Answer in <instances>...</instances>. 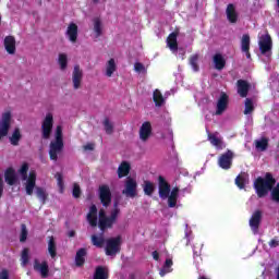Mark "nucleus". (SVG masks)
Listing matches in <instances>:
<instances>
[{
    "label": "nucleus",
    "mask_w": 279,
    "mask_h": 279,
    "mask_svg": "<svg viewBox=\"0 0 279 279\" xmlns=\"http://www.w3.org/2000/svg\"><path fill=\"white\" fill-rule=\"evenodd\" d=\"M253 186L256 191L257 197H267L270 191V199L277 204L279 203V183L276 185V179L271 172H267L265 178L258 177L254 181Z\"/></svg>",
    "instance_id": "f257e3e1"
},
{
    "label": "nucleus",
    "mask_w": 279,
    "mask_h": 279,
    "mask_svg": "<svg viewBox=\"0 0 279 279\" xmlns=\"http://www.w3.org/2000/svg\"><path fill=\"white\" fill-rule=\"evenodd\" d=\"M158 190H159V197L160 199H168V207L175 208L178 204V197H180V189L173 187L171 190V185L165 177H158Z\"/></svg>",
    "instance_id": "f03ea898"
},
{
    "label": "nucleus",
    "mask_w": 279,
    "mask_h": 279,
    "mask_svg": "<svg viewBox=\"0 0 279 279\" xmlns=\"http://www.w3.org/2000/svg\"><path fill=\"white\" fill-rule=\"evenodd\" d=\"M119 215H121V209L119 208V201H114L113 209L111 210L110 216H106V210L100 209L98 213V228L101 230V232H106V230L112 228L114 223H117Z\"/></svg>",
    "instance_id": "7ed1b4c3"
},
{
    "label": "nucleus",
    "mask_w": 279,
    "mask_h": 279,
    "mask_svg": "<svg viewBox=\"0 0 279 279\" xmlns=\"http://www.w3.org/2000/svg\"><path fill=\"white\" fill-rule=\"evenodd\" d=\"M29 171V165L24 162L22 167L19 169V173L23 181H25V191L27 195H33L34 189H36V172H29L27 177V172Z\"/></svg>",
    "instance_id": "20e7f679"
},
{
    "label": "nucleus",
    "mask_w": 279,
    "mask_h": 279,
    "mask_svg": "<svg viewBox=\"0 0 279 279\" xmlns=\"http://www.w3.org/2000/svg\"><path fill=\"white\" fill-rule=\"evenodd\" d=\"M56 141L50 143L49 156L50 160H58V154L64 149V141L62 140V126L58 125L54 132Z\"/></svg>",
    "instance_id": "39448f33"
},
{
    "label": "nucleus",
    "mask_w": 279,
    "mask_h": 279,
    "mask_svg": "<svg viewBox=\"0 0 279 279\" xmlns=\"http://www.w3.org/2000/svg\"><path fill=\"white\" fill-rule=\"evenodd\" d=\"M122 195L131 199H134V197L138 196V182H136V179L128 177L124 180V189L122 190Z\"/></svg>",
    "instance_id": "423d86ee"
},
{
    "label": "nucleus",
    "mask_w": 279,
    "mask_h": 279,
    "mask_svg": "<svg viewBox=\"0 0 279 279\" xmlns=\"http://www.w3.org/2000/svg\"><path fill=\"white\" fill-rule=\"evenodd\" d=\"M105 252L107 256H117L121 252V236L108 239L106 241Z\"/></svg>",
    "instance_id": "0eeeda50"
},
{
    "label": "nucleus",
    "mask_w": 279,
    "mask_h": 279,
    "mask_svg": "<svg viewBox=\"0 0 279 279\" xmlns=\"http://www.w3.org/2000/svg\"><path fill=\"white\" fill-rule=\"evenodd\" d=\"M51 132H53V114L47 113L41 122V138L49 141L51 138Z\"/></svg>",
    "instance_id": "6e6552de"
},
{
    "label": "nucleus",
    "mask_w": 279,
    "mask_h": 279,
    "mask_svg": "<svg viewBox=\"0 0 279 279\" xmlns=\"http://www.w3.org/2000/svg\"><path fill=\"white\" fill-rule=\"evenodd\" d=\"M11 125H12V112L5 111L2 113V117L0 120V141L1 138H5V136H8Z\"/></svg>",
    "instance_id": "1a4fd4ad"
},
{
    "label": "nucleus",
    "mask_w": 279,
    "mask_h": 279,
    "mask_svg": "<svg viewBox=\"0 0 279 279\" xmlns=\"http://www.w3.org/2000/svg\"><path fill=\"white\" fill-rule=\"evenodd\" d=\"M258 45L262 56L269 58V56H271V36H269V34L262 35Z\"/></svg>",
    "instance_id": "9d476101"
},
{
    "label": "nucleus",
    "mask_w": 279,
    "mask_h": 279,
    "mask_svg": "<svg viewBox=\"0 0 279 279\" xmlns=\"http://www.w3.org/2000/svg\"><path fill=\"white\" fill-rule=\"evenodd\" d=\"M99 199L105 208L110 206L112 202V193L110 192V187L108 185H102L99 187Z\"/></svg>",
    "instance_id": "9b49d317"
},
{
    "label": "nucleus",
    "mask_w": 279,
    "mask_h": 279,
    "mask_svg": "<svg viewBox=\"0 0 279 279\" xmlns=\"http://www.w3.org/2000/svg\"><path fill=\"white\" fill-rule=\"evenodd\" d=\"M234 158V153L232 150H227L218 159V165L221 169H230L232 167V160Z\"/></svg>",
    "instance_id": "f8f14e48"
},
{
    "label": "nucleus",
    "mask_w": 279,
    "mask_h": 279,
    "mask_svg": "<svg viewBox=\"0 0 279 279\" xmlns=\"http://www.w3.org/2000/svg\"><path fill=\"white\" fill-rule=\"evenodd\" d=\"M260 221H263V211L255 210L250 219V227L254 234H258V228H260Z\"/></svg>",
    "instance_id": "ddd939ff"
},
{
    "label": "nucleus",
    "mask_w": 279,
    "mask_h": 279,
    "mask_svg": "<svg viewBox=\"0 0 279 279\" xmlns=\"http://www.w3.org/2000/svg\"><path fill=\"white\" fill-rule=\"evenodd\" d=\"M84 77V71L80 69V65H75L72 73V82L74 90H77L82 86V80Z\"/></svg>",
    "instance_id": "4468645a"
},
{
    "label": "nucleus",
    "mask_w": 279,
    "mask_h": 279,
    "mask_svg": "<svg viewBox=\"0 0 279 279\" xmlns=\"http://www.w3.org/2000/svg\"><path fill=\"white\" fill-rule=\"evenodd\" d=\"M34 270L38 271L40 274L41 278H48L49 277V264L47 262H40L38 259L34 260Z\"/></svg>",
    "instance_id": "2eb2a0df"
},
{
    "label": "nucleus",
    "mask_w": 279,
    "mask_h": 279,
    "mask_svg": "<svg viewBox=\"0 0 279 279\" xmlns=\"http://www.w3.org/2000/svg\"><path fill=\"white\" fill-rule=\"evenodd\" d=\"M4 49L10 56H14L16 53V39L14 36L9 35L4 38Z\"/></svg>",
    "instance_id": "dca6fc26"
},
{
    "label": "nucleus",
    "mask_w": 279,
    "mask_h": 279,
    "mask_svg": "<svg viewBox=\"0 0 279 279\" xmlns=\"http://www.w3.org/2000/svg\"><path fill=\"white\" fill-rule=\"evenodd\" d=\"M149 136H151V123L144 122L140 128V138L143 143H147V141H149Z\"/></svg>",
    "instance_id": "f3484780"
},
{
    "label": "nucleus",
    "mask_w": 279,
    "mask_h": 279,
    "mask_svg": "<svg viewBox=\"0 0 279 279\" xmlns=\"http://www.w3.org/2000/svg\"><path fill=\"white\" fill-rule=\"evenodd\" d=\"M227 108H228V95L226 93H221L220 98L218 99V102H217L216 114L217 116L223 114Z\"/></svg>",
    "instance_id": "a211bd4d"
},
{
    "label": "nucleus",
    "mask_w": 279,
    "mask_h": 279,
    "mask_svg": "<svg viewBox=\"0 0 279 279\" xmlns=\"http://www.w3.org/2000/svg\"><path fill=\"white\" fill-rule=\"evenodd\" d=\"M4 182H7L9 186H14V184L19 182V177L16 175V171L13 168H9L5 170Z\"/></svg>",
    "instance_id": "6ab92c4d"
},
{
    "label": "nucleus",
    "mask_w": 279,
    "mask_h": 279,
    "mask_svg": "<svg viewBox=\"0 0 279 279\" xmlns=\"http://www.w3.org/2000/svg\"><path fill=\"white\" fill-rule=\"evenodd\" d=\"M208 141L211 143V145H214V147H216L218 149H223V147H226V144L223 143V140H221V137H219L218 132H216L214 134L208 133Z\"/></svg>",
    "instance_id": "aec40b11"
},
{
    "label": "nucleus",
    "mask_w": 279,
    "mask_h": 279,
    "mask_svg": "<svg viewBox=\"0 0 279 279\" xmlns=\"http://www.w3.org/2000/svg\"><path fill=\"white\" fill-rule=\"evenodd\" d=\"M87 221L92 228H97V205H92L89 207V213L87 214Z\"/></svg>",
    "instance_id": "412c9836"
},
{
    "label": "nucleus",
    "mask_w": 279,
    "mask_h": 279,
    "mask_svg": "<svg viewBox=\"0 0 279 279\" xmlns=\"http://www.w3.org/2000/svg\"><path fill=\"white\" fill-rule=\"evenodd\" d=\"M213 62L217 71H223V69H226V58H223V54L216 53L213 58Z\"/></svg>",
    "instance_id": "4be33fe9"
},
{
    "label": "nucleus",
    "mask_w": 279,
    "mask_h": 279,
    "mask_svg": "<svg viewBox=\"0 0 279 279\" xmlns=\"http://www.w3.org/2000/svg\"><path fill=\"white\" fill-rule=\"evenodd\" d=\"M167 46L169 47L172 53H178V35L175 33H171L168 36Z\"/></svg>",
    "instance_id": "5701e85b"
},
{
    "label": "nucleus",
    "mask_w": 279,
    "mask_h": 279,
    "mask_svg": "<svg viewBox=\"0 0 279 279\" xmlns=\"http://www.w3.org/2000/svg\"><path fill=\"white\" fill-rule=\"evenodd\" d=\"M226 14L229 22L236 23V21H239V13H236L234 4H228Z\"/></svg>",
    "instance_id": "b1692460"
},
{
    "label": "nucleus",
    "mask_w": 279,
    "mask_h": 279,
    "mask_svg": "<svg viewBox=\"0 0 279 279\" xmlns=\"http://www.w3.org/2000/svg\"><path fill=\"white\" fill-rule=\"evenodd\" d=\"M247 93H250V83L247 81L239 80L238 81V94L240 97H247Z\"/></svg>",
    "instance_id": "393cba45"
},
{
    "label": "nucleus",
    "mask_w": 279,
    "mask_h": 279,
    "mask_svg": "<svg viewBox=\"0 0 279 279\" xmlns=\"http://www.w3.org/2000/svg\"><path fill=\"white\" fill-rule=\"evenodd\" d=\"M66 36L71 43H77V24L70 23L66 29Z\"/></svg>",
    "instance_id": "a878e982"
},
{
    "label": "nucleus",
    "mask_w": 279,
    "mask_h": 279,
    "mask_svg": "<svg viewBox=\"0 0 279 279\" xmlns=\"http://www.w3.org/2000/svg\"><path fill=\"white\" fill-rule=\"evenodd\" d=\"M48 253L51 258H56V256H58V245L56 244V238H53V235L48 236Z\"/></svg>",
    "instance_id": "bb28decb"
},
{
    "label": "nucleus",
    "mask_w": 279,
    "mask_h": 279,
    "mask_svg": "<svg viewBox=\"0 0 279 279\" xmlns=\"http://www.w3.org/2000/svg\"><path fill=\"white\" fill-rule=\"evenodd\" d=\"M132 167L130 166V162L122 161L121 165L118 167V178H125V175L130 174V170Z\"/></svg>",
    "instance_id": "cd10ccee"
},
{
    "label": "nucleus",
    "mask_w": 279,
    "mask_h": 279,
    "mask_svg": "<svg viewBox=\"0 0 279 279\" xmlns=\"http://www.w3.org/2000/svg\"><path fill=\"white\" fill-rule=\"evenodd\" d=\"M84 263H86V248H80L76 252L75 265H76V267H82V265H84Z\"/></svg>",
    "instance_id": "c85d7f7f"
},
{
    "label": "nucleus",
    "mask_w": 279,
    "mask_h": 279,
    "mask_svg": "<svg viewBox=\"0 0 279 279\" xmlns=\"http://www.w3.org/2000/svg\"><path fill=\"white\" fill-rule=\"evenodd\" d=\"M109 271L107 267L98 266L96 267L94 279H108Z\"/></svg>",
    "instance_id": "c756f323"
},
{
    "label": "nucleus",
    "mask_w": 279,
    "mask_h": 279,
    "mask_svg": "<svg viewBox=\"0 0 279 279\" xmlns=\"http://www.w3.org/2000/svg\"><path fill=\"white\" fill-rule=\"evenodd\" d=\"M116 71H117V61H114V59H110L106 64V76L112 77Z\"/></svg>",
    "instance_id": "7c9ffc66"
},
{
    "label": "nucleus",
    "mask_w": 279,
    "mask_h": 279,
    "mask_svg": "<svg viewBox=\"0 0 279 279\" xmlns=\"http://www.w3.org/2000/svg\"><path fill=\"white\" fill-rule=\"evenodd\" d=\"M21 138H23V135L21 134V130L14 129L12 135L9 137V141H10L11 145L16 147L19 145V142L21 141Z\"/></svg>",
    "instance_id": "2f4dec72"
},
{
    "label": "nucleus",
    "mask_w": 279,
    "mask_h": 279,
    "mask_svg": "<svg viewBox=\"0 0 279 279\" xmlns=\"http://www.w3.org/2000/svg\"><path fill=\"white\" fill-rule=\"evenodd\" d=\"M143 191L145 195L151 197L156 191V185L151 181H144Z\"/></svg>",
    "instance_id": "473e14b6"
},
{
    "label": "nucleus",
    "mask_w": 279,
    "mask_h": 279,
    "mask_svg": "<svg viewBox=\"0 0 279 279\" xmlns=\"http://www.w3.org/2000/svg\"><path fill=\"white\" fill-rule=\"evenodd\" d=\"M92 243L95 247H104V244L106 243V240L104 239V233L100 235H92Z\"/></svg>",
    "instance_id": "72a5a7b5"
},
{
    "label": "nucleus",
    "mask_w": 279,
    "mask_h": 279,
    "mask_svg": "<svg viewBox=\"0 0 279 279\" xmlns=\"http://www.w3.org/2000/svg\"><path fill=\"white\" fill-rule=\"evenodd\" d=\"M153 99L158 108L165 105V98L162 97V93H160V90L158 89L154 92Z\"/></svg>",
    "instance_id": "f704fd0d"
},
{
    "label": "nucleus",
    "mask_w": 279,
    "mask_h": 279,
    "mask_svg": "<svg viewBox=\"0 0 279 279\" xmlns=\"http://www.w3.org/2000/svg\"><path fill=\"white\" fill-rule=\"evenodd\" d=\"M173 266V260L170 258L166 259L163 267L160 269V276H167V274H171V267Z\"/></svg>",
    "instance_id": "c9c22d12"
},
{
    "label": "nucleus",
    "mask_w": 279,
    "mask_h": 279,
    "mask_svg": "<svg viewBox=\"0 0 279 279\" xmlns=\"http://www.w3.org/2000/svg\"><path fill=\"white\" fill-rule=\"evenodd\" d=\"M241 51H250V36L247 34H244L241 38Z\"/></svg>",
    "instance_id": "e433bc0d"
},
{
    "label": "nucleus",
    "mask_w": 279,
    "mask_h": 279,
    "mask_svg": "<svg viewBox=\"0 0 279 279\" xmlns=\"http://www.w3.org/2000/svg\"><path fill=\"white\" fill-rule=\"evenodd\" d=\"M247 182V174L242 173L235 178V184L239 189H245V184Z\"/></svg>",
    "instance_id": "4c0bfd02"
},
{
    "label": "nucleus",
    "mask_w": 279,
    "mask_h": 279,
    "mask_svg": "<svg viewBox=\"0 0 279 279\" xmlns=\"http://www.w3.org/2000/svg\"><path fill=\"white\" fill-rule=\"evenodd\" d=\"M244 106V114H252L254 112V101L251 98L245 99Z\"/></svg>",
    "instance_id": "58836bf2"
},
{
    "label": "nucleus",
    "mask_w": 279,
    "mask_h": 279,
    "mask_svg": "<svg viewBox=\"0 0 279 279\" xmlns=\"http://www.w3.org/2000/svg\"><path fill=\"white\" fill-rule=\"evenodd\" d=\"M102 125L105 128L106 134H112V132H114V124L110 122L109 118H105Z\"/></svg>",
    "instance_id": "ea45409f"
},
{
    "label": "nucleus",
    "mask_w": 279,
    "mask_h": 279,
    "mask_svg": "<svg viewBox=\"0 0 279 279\" xmlns=\"http://www.w3.org/2000/svg\"><path fill=\"white\" fill-rule=\"evenodd\" d=\"M68 62H69V59H68L66 54L65 53H60L59 58H58V63L60 64L61 71L66 70Z\"/></svg>",
    "instance_id": "a19ab883"
},
{
    "label": "nucleus",
    "mask_w": 279,
    "mask_h": 279,
    "mask_svg": "<svg viewBox=\"0 0 279 279\" xmlns=\"http://www.w3.org/2000/svg\"><path fill=\"white\" fill-rule=\"evenodd\" d=\"M36 195L38 199H40L41 204H46L47 202V192L43 187H36Z\"/></svg>",
    "instance_id": "79ce46f5"
},
{
    "label": "nucleus",
    "mask_w": 279,
    "mask_h": 279,
    "mask_svg": "<svg viewBox=\"0 0 279 279\" xmlns=\"http://www.w3.org/2000/svg\"><path fill=\"white\" fill-rule=\"evenodd\" d=\"M101 20H99V17L94 19V32L96 34V38L101 36Z\"/></svg>",
    "instance_id": "37998d69"
},
{
    "label": "nucleus",
    "mask_w": 279,
    "mask_h": 279,
    "mask_svg": "<svg viewBox=\"0 0 279 279\" xmlns=\"http://www.w3.org/2000/svg\"><path fill=\"white\" fill-rule=\"evenodd\" d=\"M255 147L257 151H265L267 149V140L266 138L257 140L255 142Z\"/></svg>",
    "instance_id": "c03bdc74"
},
{
    "label": "nucleus",
    "mask_w": 279,
    "mask_h": 279,
    "mask_svg": "<svg viewBox=\"0 0 279 279\" xmlns=\"http://www.w3.org/2000/svg\"><path fill=\"white\" fill-rule=\"evenodd\" d=\"M21 262L23 267L27 266V263H29V248H24L22 251Z\"/></svg>",
    "instance_id": "a18cd8bd"
},
{
    "label": "nucleus",
    "mask_w": 279,
    "mask_h": 279,
    "mask_svg": "<svg viewBox=\"0 0 279 279\" xmlns=\"http://www.w3.org/2000/svg\"><path fill=\"white\" fill-rule=\"evenodd\" d=\"M197 60H199V54H193L190 59V64L193 71L195 72L199 71V65L197 64Z\"/></svg>",
    "instance_id": "49530a36"
},
{
    "label": "nucleus",
    "mask_w": 279,
    "mask_h": 279,
    "mask_svg": "<svg viewBox=\"0 0 279 279\" xmlns=\"http://www.w3.org/2000/svg\"><path fill=\"white\" fill-rule=\"evenodd\" d=\"M54 178H57V184L59 186V191L60 193H64V180H63V177H62V173L60 172H57Z\"/></svg>",
    "instance_id": "de8ad7c7"
},
{
    "label": "nucleus",
    "mask_w": 279,
    "mask_h": 279,
    "mask_svg": "<svg viewBox=\"0 0 279 279\" xmlns=\"http://www.w3.org/2000/svg\"><path fill=\"white\" fill-rule=\"evenodd\" d=\"M134 71L135 73H143L145 75V73H147V68H145V65L141 62H135Z\"/></svg>",
    "instance_id": "09e8293b"
},
{
    "label": "nucleus",
    "mask_w": 279,
    "mask_h": 279,
    "mask_svg": "<svg viewBox=\"0 0 279 279\" xmlns=\"http://www.w3.org/2000/svg\"><path fill=\"white\" fill-rule=\"evenodd\" d=\"M21 243H25L27 241V226H21V235H20Z\"/></svg>",
    "instance_id": "8fccbe9b"
},
{
    "label": "nucleus",
    "mask_w": 279,
    "mask_h": 279,
    "mask_svg": "<svg viewBox=\"0 0 279 279\" xmlns=\"http://www.w3.org/2000/svg\"><path fill=\"white\" fill-rule=\"evenodd\" d=\"M72 195L73 197H75V199L80 198V196L82 195V189H80V184L74 183Z\"/></svg>",
    "instance_id": "3c124183"
},
{
    "label": "nucleus",
    "mask_w": 279,
    "mask_h": 279,
    "mask_svg": "<svg viewBox=\"0 0 279 279\" xmlns=\"http://www.w3.org/2000/svg\"><path fill=\"white\" fill-rule=\"evenodd\" d=\"M84 151H93L95 149V144L88 143L85 146H83Z\"/></svg>",
    "instance_id": "603ef678"
},
{
    "label": "nucleus",
    "mask_w": 279,
    "mask_h": 279,
    "mask_svg": "<svg viewBox=\"0 0 279 279\" xmlns=\"http://www.w3.org/2000/svg\"><path fill=\"white\" fill-rule=\"evenodd\" d=\"M0 279H10V272H8L7 269H3V270L0 272Z\"/></svg>",
    "instance_id": "864d4df0"
},
{
    "label": "nucleus",
    "mask_w": 279,
    "mask_h": 279,
    "mask_svg": "<svg viewBox=\"0 0 279 279\" xmlns=\"http://www.w3.org/2000/svg\"><path fill=\"white\" fill-rule=\"evenodd\" d=\"M278 245H279L278 239H272V240L269 242V247H271V248L278 247Z\"/></svg>",
    "instance_id": "5fc2aeb1"
},
{
    "label": "nucleus",
    "mask_w": 279,
    "mask_h": 279,
    "mask_svg": "<svg viewBox=\"0 0 279 279\" xmlns=\"http://www.w3.org/2000/svg\"><path fill=\"white\" fill-rule=\"evenodd\" d=\"M3 197V179L0 177V198Z\"/></svg>",
    "instance_id": "6e6d98bb"
},
{
    "label": "nucleus",
    "mask_w": 279,
    "mask_h": 279,
    "mask_svg": "<svg viewBox=\"0 0 279 279\" xmlns=\"http://www.w3.org/2000/svg\"><path fill=\"white\" fill-rule=\"evenodd\" d=\"M153 257L155 260H158V252L157 251L153 252Z\"/></svg>",
    "instance_id": "4d7b16f0"
},
{
    "label": "nucleus",
    "mask_w": 279,
    "mask_h": 279,
    "mask_svg": "<svg viewBox=\"0 0 279 279\" xmlns=\"http://www.w3.org/2000/svg\"><path fill=\"white\" fill-rule=\"evenodd\" d=\"M68 236H70V238L75 236V231H69V232H68Z\"/></svg>",
    "instance_id": "13d9d810"
},
{
    "label": "nucleus",
    "mask_w": 279,
    "mask_h": 279,
    "mask_svg": "<svg viewBox=\"0 0 279 279\" xmlns=\"http://www.w3.org/2000/svg\"><path fill=\"white\" fill-rule=\"evenodd\" d=\"M179 51H180L181 58L184 59V54H185L186 52H185L184 50H182V49H179Z\"/></svg>",
    "instance_id": "bf43d9fd"
},
{
    "label": "nucleus",
    "mask_w": 279,
    "mask_h": 279,
    "mask_svg": "<svg viewBox=\"0 0 279 279\" xmlns=\"http://www.w3.org/2000/svg\"><path fill=\"white\" fill-rule=\"evenodd\" d=\"M129 279H136V275L130 274V275H129Z\"/></svg>",
    "instance_id": "052dcab7"
},
{
    "label": "nucleus",
    "mask_w": 279,
    "mask_h": 279,
    "mask_svg": "<svg viewBox=\"0 0 279 279\" xmlns=\"http://www.w3.org/2000/svg\"><path fill=\"white\" fill-rule=\"evenodd\" d=\"M244 53H246V58L250 60V58H252V54H250V50H247L246 52H244Z\"/></svg>",
    "instance_id": "680f3d73"
},
{
    "label": "nucleus",
    "mask_w": 279,
    "mask_h": 279,
    "mask_svg": "<svg viewBox=\"0 0 279 279\" xmlns=\"http://www.w3.org/2000/svg\"><path fill=\"white\" fill-rule=\"evenodd\" d=\"M277 279H279V267L276 268Z\"/></svg>",
    "instance_id": "e2e57ef3"
},
{
    "label": "nucleus",
    "mask_w": 279,
    "mask_h": 279,
    "mask_svg": "<svg viewBox=\"0 0 279 279\" xmlns=\"http://www.w3.org/2000/svg\"><path fill=\"white\" fill-rule=\"evenodd\" d=\"M185 236H186L187 241L190 242L191 240L189 239V232H185Z\"/></svg>",
    "instance_id": "0e129e2a"
},
{
    "label": "nucleus",
    "mask_w": 279,
    "mask_h": 279,
    "mask_svg": "<svg viewBox=\"0 0 279 279\" xmlns=\"http://www.w3.org/2000/svg\"><path fill=\"white\" fill-rule=\"evenodd\" d=\"M272 82H276V77L271 76Z\"/></svg>",
    "instance_id": "69168bd1"
},
{
    "label": "nucleus",
    "mask_w": 279,
    "mask_h": 279,
    "mask_svg": "<svg viewBox=\"0 0 279 279\" xmlns=\"http://www.w3.org/2000/svg\"><path fill=\"white\" fill-rule=\"evenodd\" d=\"M199 279H206V277H201Z\"/></svg>",
    "instance_id": "338daca9"
},
{
    "label": "nucleus",
    "mask_w": 279,
    "mask_h": 279,
    "mask_svg": "<svg viewBox=\"0 0 279 279\" xmlns=\"http://www.w3.org/2000/svg\"><path fill=\"white\" fill-rule=\"evenodd\" d=\"M277 5L279 7V0H277Z\"/></svg>",
    "instance_id": "774afa93"
}]
</instances>
